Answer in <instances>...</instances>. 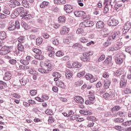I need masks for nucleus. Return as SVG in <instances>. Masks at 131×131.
Returning a JSON list of instances; mask_svg holds the SVG:
<instances>
[{"label": "nucleus", "mask_w": 131, "mask_h": 131, "mask_svg": "<svg viewBox=\"0 0 131 131\" xmlns=\"http://www.w3.org/2000/svg\"><path fill=\"white\" fill-rule=\"evenodd\" d=\"M20 14H21V16H23V15H25V11L23 7H17L16 9H14L11 15V18H16Z\"/></svg>", "instance_id": "1"}, {"label": "nucleus", "mask_w": 131, "mask_h": 131, "mask_svg": "<svg viewBox=\"0 0 131 131\" xmlns=\"http://www.w3.org/2000/svg\"><path fill=\"white\" fill-rule=\"evenodd\" d=\"M40 67L42 68L46 67L47 71L49 73V71H52L53 70V67L52 66V63L49 61H41L40 62Z\"/></svg>", "instance_id": "2"}, {"label": "nucleus", "mask_w": 131, "mask_h": 131, "mask_svg": "<svg viewBox=\"0 0 131 131\" xmlns=\"http://www.w3.org/2000/svg\"><path fill=\"white\" fill-rule=\"evenodd\" d=\"M93 55V52H89L83 53L82 57H81V61L83 62H88L91 58V56Z\"/></svg>", "instance_id": "3"}, {"label": "nucleus", "mask_w": 131, "mask_h": 131, "mask_svg": "<svg viewBox=\"0 0 131 131\" xmlns=\"http://www.w3.org/2000/svg\"><path fill=\"white\" fill-rule=\"evenodd\" d=\"M118 23H119V21L114 17H111L108 21V25L110 26H116L118 25Z\"/></svg>", "instance_id": "4"}, {"label": "nucleus", "mask_w": 131, "mask_h": 131, "mask_svg": "<svg viewBox=\"0 0 131 131\" xmlns=\"http://www.w3.org/2000/svg\"><path fill=\"white\" fill-rule=\"evenodd\" d=\"M125 55H124L123 54H122L115 59L116 62L117 64L120 65V64L123 62V59H125Z\"/></svg>", "instance_id": "5"}, {"label": "nucleus", "mask_w": 131, "mask_h": 131, "mask_svg": "<svg viewBox=\"0 0 131 131\" xmlns=\"http://www.w3.org/2000/svg\"><path fill=\"white\" fill-rule=\"evenodd\" d=\"M64 10L67 14H70L73 12V7L70 5H66L64 6Z\"/></svg>", "instance_id": "6"}, {"label": "nucleus", "mask_w": 131, "mask_h": 131, "mask_svg": "<svg viewBox=\"0 0 131 131\" xmlns=\"http://www.w3.org/2000/svg\"><path fill=\"white\" fill-rule=\"evenodd\" d=\"M120 36V33L119 32H115L112 35L110 36L109 37H111V39H112L113 41L114 39H118Z\"/></svg>", "instance_id": "7"}, {"label": "nucleus", "mask_w": 131, "mask_h": 131, "mask_svg": "<svg viewBox=\"0 0 131 131\" xmlns=\"http://www.w3.org/2000/svg\"><path fill=\"white\" fill-rule=\"evenodd\" d=\"M104 62L107 66L111 67V66L113 65V62H112V56H108Z\"/></svg>", "instance_id": "8"}, {"label": "nucleus", "mask_w": 131, "mask_h": 131, "mask_svg": "<svg viewBox=\"0 0 131 131\" xmlns=\"http://www.w3.org/2000/svg\"><path fill=\"white\" fill-rule=\"evenodd\" d=\"M114 97H115V95L112 94L111 95L109 94V93H105L103 95V98L105 99V100H114Z\"/></svg>", "instance_id": "9"}, {"label": "nucleus", "mask_w": 131, "mask_h": 131, "mask_svg": "<svg viewBox=\"0 0 131 131\" xmlns=\"http://www.w3.org/2000/svg\"><path fill=\"white\" fill-rule=\"evenodd\" d=\"M75 101L76 103H78V104H83L84 103V100L83 98L81 97V96H76L74 98Z\"/></svg>", "instance_id": "10"}, {"label": "nucleus", "mask_w": 131, "mask_h": 131, "mask_svg": "<svg viewBox=\"0 0 131 131\" xmlns=\"http://www.w3.org/2000/svg\"><path fill=\"white\" fill-rule=\"evenodd\" d=\"M12 73L10 72H6L4 74V80H6V81L10 80L12 77Z\"/></svg>", "instance_id": "11"}, {"label": "nucleus", "mask_w": 131, "mask_h": 131, "mask_svg": "<svg viewBox=\"0 0 131 131\" xmlns=\"http://www.w3.org/2000/svg\"><path fill=\"white\" fill-rule=\"evenodd\" d=\"M112 7L113 5H111V2L110 3V4H106L104 9V13L107 14V12L108 11H110V10L111 11H112Z\"/></svg>", "instance_id": "12"}, {"label": "nucleus", "mask_w": 131, "mask_h": 131, "mask_svg": "<svg viewBox=\"0 0 131 131\" xmlns=\"http://www.w3.org/2000/svg\"><path fill=\"white\" fill-rule=\"evenodd\" d=\"M127 81L124 78V76H122L121 78V81L120 82V85L121 88H125L126 86Z\"/></svg>", "instance_id": "13"}, {"label": "nucleus", "mask_w": 131, "mask_h": 131, "mask_svg": "<svg viewBox=\"0 0 131 131\" xmlns=\"http://www.w3.org/2000/svg\"><path fill=\"white\" fill-rule=\"evenodd\" d=\"M81 24H83V25H84L85 27H91L92 26H93L94 23L92 21L85 20L83 23H81Z\"/></svg>", "instance_id": "14"}, {"label": "nucleus", "mask_w": 131, "mask_h": 131, "mask_svg": "<svg viewBox=\"0 0 131 131\" xmlns=\"http://www.w3.org/2000/svg\"><path fill=\"white\" fill-rule=\"evenodd\" d=\"M74 15L76 17H82L85 16V12L82 11H75L74 12Z\"/></svg>", "instance_id": "15"}, {"label": "nucleus", "mask_w": 131, "mask_h": 131, "mask_svg": "<svg viewBox=\"0 0 131 131\" xmlns=\"http://www.w3.org/2000/svg\"><path fill=\"white\" fill-rule=\"evenodd\" d=\"M21 85H25L26 83L29 82V79L26 77H24L23 79L19 80Z\"/></svg>", "instance_id": "16"}, {"label": "nucleus", "mask_w": 131, "mask_h": 131, "mask_svg": "<svg viewBox=\"0 0 131 131\" xmlns=\"http://www.w3.org/2000/svg\"><path fill=\"white\" fill-rule=\"evenodd\" d=\"M130 28H131L130 22L127 21L124 25L123 30H126L127 31H128V30L130 29Z\"/></svg>", "instance_id": "17"}, {"label": "nucleus", "mask_w": 131, "mask_h": 131, "mask_svg": "<svg viewBox=\"0 0 131 131\" xmlns=\"http://www.w3.org/2000/svg\"><path fill=\"white\" fill-rule=\"evenodd\" d=\"M8 29L10 31L15 30L16 29V26H15V23L14 21H10Z\"/></svg>", "instance_id": "18"}, {"label": "nucleus", "mask_w": 131, "mask_h": 131, "mask_svg": "<svg viewBox=\"0 0 131 131\" xmlns=\"http://www.w3.org/2000/svg\"><path fill=\"white\" fill-rule=\"evenodd\" d=\"M103 83L104 89H109V86H110V84H111V80L110 79H106L104 81Z\"/></svg>", "instance_id": "19"}, {"label": "nucleus", "mask_w": 131, "mask_h": 131, "mask_svg": "<svg viewBox=\"0 0 131 131\" xmlns=\"http://www.w3.org/2000/svg\"><path fill=\"white\" fill-rule=\"evenodd\" d=\"M97 29H102L104 28V23L102 21H98L96 25Z\"/></svg>", "instance_id": "20"}, {"label": "nucleus", "mask_w": 131, "mask_h": 131, "mask_svg": "<svg viewBox=\"0 0 131 131\" xmlns=\"http://www.w3.org/2000/svg\"><path fill=\"white\" fill-rule=\"evenodd\" d=\"M113 41L112 40V39H111V37H108L107 41L105 42H104L103 45L104 47H108V46H110V45L112 43Z\"/></svg>", "instance_id": "21"}, {"label": "nucleus", "mask_w": 131, "mask_h": 131, "mask_svg": "<svg viewBox=\"0 0 131 131\" xmlns=\"http://www.w3.org/2000/svg\"><path fill=\"white\" fill-rule=\"evenodd\" d=\"M68 32H69L68 28H66V27H63L62 30L60 32V34H61V35H65V34H67Z\"/></svg>", "instance_id": "22"}, {"label": "nucleus", "mask_w": 131, "mask_h": 131, "mask_svg": "<svg viewBox=\"0 0 131 131\" xmlns=\"http://www.w3.org/2000/svg\"><path fill=\"white\" fill-rule=\"evenodd\" d=\"M95 93V91H90L89 94L91 95L89 97V99L92 101V102H94V100H95V95H94V94Z\"/></svg>", "instance_id": "23"}, {"label": "nucleus", "mask_w": 131, "mask_h": 131, "mask_svg": "<svg viewBox=\"0 0 131 131\" xmlns=\"http://www.w3.org/2000/svg\"><path fill=\"white\" fill-rule=\"evenodd\" d=\"M80 114L83 115H92L93 113H91V111H84V110H80L79 111Z\"/></svg>", "instance_id": "24"}, {"label": "nucleus", "mask_w": 131, "mask_h": 131, "mask_svg": "<svg viewBox=\"0 0 131 131\" xmlns=\"http://www.w3.org/2000/svg\"><path fill=\"white\" fill-rule=\"evenodd\" d=\"M72 65L74 68H80L81 67V63L77 61L73 63Z\"/></svg>", "instance_id": "25"}, {"label": "nucleus", "mask_w": 131, "mask_h": 131, "mask_svg": "<svg viewBox=\"0 0 131 131\" xmlns=\"http://www.w3.org/2000/svg\"><path fill=\"white\" fill-rule=\"evenodd\" d=\"M66 0H54V4L56 5H62V4H65Z\"/></svg>", "instance_id": "26"}, {"label": "nucleus", "mask_w": 131, "mask_h": 131, "mask_svg": "<svg viewBox=\"0 0 131 131\" xmlns=\"http://www.w3.org/2000/svg\"><path fill=\"white\" fill-rule=\"evenodd\" d=\"M21 25L23 27V28H24V29H29V26H28V25H27V24L23 20L21 21Z\"/></svg>", "instance_id": "27"}, {"label": "nucleus", "mask_w": 131, "mask_h": 131, "mask_svg": "<svg viewBox=\"0 0 131 131\" xmlns=\"http://www.w3.org/2000/svg\"><path fill=\"white\" fill-rule=\"evenodd\" d=\"M120 109H121V107H120V106H119V105H117L113 107L111 109V111L112 112H113V113H114V112H115L116 111H119V110H120Z\"/></svg>", "instance_id": "28"}, {"label": "nucleus", "mask_w": 131, "mask_h": 131, "mask_svg": "<svg viewBox=\"0 0 131 131\" xmlns=\"http://www.w3.org/2000/svg\"><path fill=\"white\" fill-rule=\"evenodd\" d=\"M66 18L65 16H59L58 17V22L61 24H63V23H65Z\"/></svg>", "instance_id": "29"}, {"label": "nucleus", "mask_w": 131, "mask_h": 131, "mask_svg": "<svg viewBox=\"0 0 131 131\" xmlns=\"http://www.w3.org/2000/svg\"><path fill=\"white\" fill-rule=\"evenodd\" d=\"M25 15H23V16H21L24 19H27L31 18V14H28V13H27V12L25 11Z\"/></svg>", "instance_id": "30"}, {"label": "nucleus", "mask_w": 131, "mask_h": 131, "mask_svg": "<svg viewBox=\"0 0 131 131\" xmlns=\"http://www.w3.org/2000/svg\"><path fill=\"white\" fill-rule=\"evenodd\" d=\"M49 2L44 1L40 4V7L42 9L47 8V7L49 6Z\"/></svg>", "instance_id": "31"}, {"label": "nucleus", "mask_w": 131, "mask_h": 131, "mask_svg": "<svg viewBox=\"0 0 131 131\" xmlns=\"http://www.w3.org/2000/svg\"><path fill=\"white\" fill-rule=\"evenodd\" d=\"M7 37V34L5 32H0V39H5Z\"/></svg>", "instance_id": "32"}, {"label": "nucleus", "mask_w": 131, "mask_h": 131, "mask_svg": "<svg viewBox=\"0 0 131 131\" xmlns=\"http://www.w3.org/2000/svg\"><path fill=\"white\" fill-rule=\"evenodd\" d=\"M35 58L37 60H43L44 56L41 54H38L35 55Z\"/></svg>", "instance_id": "33"}, {"label": "nucleus", "mask_w": 131, "mask_h": 131, "mask_svg": "<svg viewBox=\"0 0 131 131\" xmlns=\"http://www.w3.org/2000/svg\"><path fill=\"white\" fill-rule=\"evenodd\" d=\"M36 42L37 46H40L42 43V38L40 37H38L36 38Z\"/></svg>", "instance_id": "34"}, {"label": "nucleus", "mask_w": 131, "mask_h": 131, "mask_svg": "<svg viewBox=\"0 0 131 131\" xmlns=\"http://www.w3.org/2000/svg\"><path fill=\"white\" fill-rule=\"evenodd\" d=\"M57 86H59V88H62V89H64L65 88V84H64V82H63L62 81H59L58 82H57Z\"/></svg>", "instance_id": "35"}, {"label": "nucleus", "mask_w": 131, "mask_h": 131, "mask_svg": "<svg viewBox=\"0 0 131 131\" xmlns=\"http://www.w3.org/2000/svg\"><path fill=\"white\" fill-rule=\"evenodd\" d=\"M130 125H131V120L124 122L122 124V126L124 127H126V126H130Z\"/></svg>", "instance_id": "36"}, {"label": "nucleus", "mask_w": 131, "mask_h": 131, "mask_svg": "<svg viewBox=\"0 0 131 131\" xmlns=\"http://www.w3.org/2000/svg\"><path fill=\"white\" fill-rule=\"evenodd\" d=\"M17 49L20 52L24 51V46L21 43H19L17 45Z\"/></svg>", "instance_id": "37"}, {"label": "nucleus", "mask_w": 131, "mask_h": 131, "mask_svg": "<svg viewBox=\"0 0 131 131\" xmlns=\"http://www.w3.org/2000/svg\"><path fill=\"white\" fill-rule=\"evenodd\" d=\"M29 73L32 74V75H38V73L35 70L32 69H30Z\"/></svg>", "instance_id": "38"}, {"label": "nucleus", "mask_w": 131, "mask_h": 131, "mask_svg": "<svg viewBox=\"0 0 131 131\" xmlns=\"http://www.w3.org/2000/svg\"><path fill=\"white\" fill-rule=\"evenodd\" d=\"M120 50V47L117 45L113 46L110 48V51H118Z\"/></svg>", "instance_id": "39"}, {"label": "nucleus", "mask_w": 131, "mask_h": 131, "mask_svg": "<svg viewBox=\"0 0 131 131\" xmlns=\"http://www.w3.org/2000/svg\"><path fill=\"white\" fill-rule=\"evenodd\" d=\"M88 120H90L91 121H95L97 120V118L94 116H89L87 117Z\"/></svg>", "instance_id": "40"}, {"label": "nucleus", "mask_w": 131, "mask_h": 131, "mask_svg": "<svg viewBox=\"0 0 131 131\" xmlns=\"http://www.w3.org/2000/svg\"><path fill=\"white\" fill-rule=\"evenodd\" d=\"M20 63H21V64L24 66L29 65V61L25 59H21L20 60Z\"/></svg>", "instance_id": "41"}, {"label": "nucleus", "mask_w": 131, "mask_h": 131, "mask_svg": "<svg viewBox=\"0 0 131 131\" xmlns=\"http://www.w3.org/2000/svg\"><path fill=\"white\" fill-rule=\"evenodd\" d=\"M52 41L53 45H55V46H58L59 45V40L56 38H52Z\"/></svg>", "instance_id": "42"}, {"label": "nucleus", "mask_w": 131, "mask_h": 131, "mask_svg": "<svg viewBox=\"0 0 131 131\" xmlns=\"http://www.w3.org/2000/svg\"><path fill=\"white\" fill-rule=\"evenodd\" d=\"M83 84V81L82 80H79L75 82V85L77 86H80Z\"/></svg>", "instance_id": "43"}, {"label": "nucleus", "mask_w": 131, "mask_h": 131, "mask_svg": "<svg viewBox=\"0 0 131 131\" xmlns=\"http://www.w3.org/2000/svg\"><path fill=\"white\" fill-rule=\"evenodd\" d=\"M17 40L20 43H23L25 41V39L24 38V36H20L17 38Z\"/></svg>", "instance_id": "44"}, {"label": "nucleus", "mask_w": 131, "mask_h": 131, "mask_svg": "<svg viewBox=\"0 0 131 131\" xmlns=\"http://www.w3.org/2000/svg\"><path fill=\"white\" fill-rule=\"evenodd\" d=\"M38 72H40V73H49L48 72V71H47L46 69H45L43 68H39L38 69Z\"/></svg>", "instance_id": "45"}, {"label": "nucleus", "mask_w": 131, "mask_h": 131, "mask_svg": "<svg viewBox=\"0 0 131 131\" xmlns=\"http://www.w3.org/2000/svg\"><path fill=\"white\" fill-rule=\"evenodd\" d=\"M121 74H123V71H122L121 69L118 70L116 72V75L117 76H120Z\"/></svg>", "instance_id": "46"}, {"label": "nucleus", "mask_w": 131, "mask_h": 131, "mask_svg": "<svg viewBox=\"0 0 131 131\" xmlns=\"http://www.w3.org/2000/svg\"><path fill=\"white\" fill-rule=\"evenodd\" d=\"M23 5L25 8H28L29 7V3L26 0H23L22 1Z\"/></svg>", "instance_id": "47"}, {"label": "nucleus", "mask_w": 131, "mask_h": 131, "mask_svg": "<svg viewBox=\"0 0 131 131\" xmlns=\"http://www.w3.org/2000/svg\"><path fill=\"white\" fill-rule=\"evenodd\" d=\"M52 76H53V77H56L57 78H60V77H61V74H60L58 72H55V73H53L52 74Z\"/></svg>", "instance_id": "48"}, {"label": "nucleus", "mask_w": 131, "mask_h": 131, "mask_svg": "<svg viewBox=\"0 0 131 131\" xmlns=\"http://www.w3.org/2000/svg\"><path fill=\"white\" fill-rule=\"evenodd\" d=\"M45 113L47 115H53V111L52 110H50V109H47L45 111Z\"/></svg>", "instance_id": "49"}, {"label": "nucleus", "mask_w": 131, "mask_h": 131, "mask_svg": "<svg viewBox=\"0 0 131 131\" xmlns=\"http://www.w3.org/2000/svg\"><path fill=\"white\" fill-rule=\"evenodd\" d=\"M79 41L82 42L83 43H85V42H88V39L85 38L84 37H81L79 39Z\"/></svg>", "instance_id": "50"}, {"label": "nucleus", "mask_w": 131, "mask_h": 131, "mask_svg": "<svg viewBox=\"0 0 131 131\" xmlns=\"http://www.w3.org/2000/svg\"><path fill=\"white\" fill-rule=\"evenodd\" d=\"M66 77L69 79L72 77V74L70 72H68L66 74Z\"/></svg>", "instance_id": "51"}, {"label": "nucleus", "mask_w": 131, "mask_h": 131, "mask_svg": "<svg viewBox=\"0 0 131 131\" xmlns=\"http://www.w3.org/2000/svg\"><path fill=\"white\" fill-rule=\"evenodd\" d=\"M84 74H85V72L84 71H83L82 72L77 74V77H82L83 76H84Z\"/></svg>", "instance_id": "52"}, {"label": "nucleus", "mask_w": 131, "mask_h": 131, "mask_svg": "<svg viewBox=\"0 0 131 131\" xmlns=\"http://www.w3.org/2000/svg\"><path fill=\"white\" fill-rule=\"evenodd\" d=\"M1 28L3 29L6 26V21L5 20H0Z\"/></svg>", "instance_id": "53"}, {"label": "nucleus", "mask_w": 131, "mask_h": 131, "mask_svg": "<svg viewBox=\"0 0 131 131\" xmlns=\"http://www.w3.org/2000/svg\"><path fill=\"white\" fill-rule=\"evenodd\" d=\"M33 52H34V53H35V54H37V55H38V54H41V51L36 48H34L33 49Z\"/></svg>", "instance_id": "54"}, {"label": "nucleus", "mask_w": 131, "mask_h": 131, "mask_svg": "<svg viewBox=\"0 0 131 131\" xmlns=\"http://www.w3.org/2000/svg\"><path fill=\"white\" fill-rule=\"evenodd\" d=\"M56 56L57 57H61V56H64V53L61 51H58L56 53Z\"/></svg>", "instance_id": "55"}, {"label": "nucleus", "mask_w": 131, "mask_h": 131, "mask_svg": "<svg viewBox=\"0 0 131 131\" xmlns=\"http://www.w3.org/2000/svg\"><path fill=\"white\" fill-rule=\"evenodd\" d=\"M123 121H124V120L122 118H117L115 119V122H118L119 123H121Z\"/></svg>", "instance_id": "56"}, {"label": "nucleus", "mask_w": 131, "mask_h": 131, "mask_svg": "<svg viewBox=\"0 0 131 131\" xmlns=\"http://www.w3.org/2000/svg\"><path fill=\"white\" fill-rule=\"evenodd\" d=\"M3 13L4 14H5V15H10V14H11V12L10 11V10H9L8 9H5L3 11Z\"/></svg>", "instance_id": "57"}, {"label": "nucleus", "mask_w": 131, "mask_h": 131, "mask_svg": "<svg viewBox=\"0 0 131 131\" xmlns=\"http://www.w3.org/2000/svg\"><path fill=\"white\" fill-rule=\"evenodd\" d=\"M85 103L86 105H92V104H94V101L88 99L85 101Z\"/></svg>", "instance_id": "58"}, {"label": "nucleus", "mask_w": 131, "mask_h": 131, "mask_svg": "<svg viewBox=\"0 0 131 131\" xmlns=\"http://www.w3.org/2000/svg\"><path fill=\"white\" fill-rule=\"evenodd\" d=\"M102 77L104 78H109V74L107 72H104L102 74Z\"/></svg>", "instance_id": "59"}, {"label": "nucleus", "mask_w": 131, "mask_h": 131, "mask_svg": "<svg viewBox=\"0 0 131 131\" xmlns=\"http://www.w3.org/2000/svg\"><path fill=\"white\" fill-rule=\"evenodd\" d=\"M8 54V51L2 50H0V55L4 56V55H7Z\"/></svg>", "instance_id": "60"}, {"label": "nucleus", "mask_w": 131, "mask_h": 131, "mask_svg": "<svg viewBox=\"0 0 131 131\" xmlns=\"http://www.w3.org/2000/svg\"><path fill=\"white\" fill-rule=\"evenodd\" d=\"M9 63L11 64V65H15L16 63H17V60H16V59H10Z\"/></svg>", "instance_id": "61"}, {"label": "nucleus", "mask_w": 131, "mask_h": 131, "mask_svg": "<svg viewBox=\"0 0 131 131\" xmlns=\"http://www.w3.org/2000/svg\"><path fill=\"white\" fill-rule=\"evenodd\" d=\"M37 93V91L36 90H31L30 92V94L31 96H35Z\"/></svg>", "instance_id": "62"}, {"label": "nucleus", "mask_w": 131, "mask_h": 131, "mask_svg": "<svg viewBox=\"0 0 131 131\" xmlns=\"http://www.w3.org/2000/svg\"><path fill=\"white\" fill-rule=\"evenodd\" d=\"M83 33V29H78L77 31H76L77 34H82Z\"/></svg>", "instance_id": "63"}, {"label": "nucleus", "mask_w": 131, "mask_h": 131, "mask_svg": "<svg viewBox=\"0 0 131 131\" xmlns=\"http://www.w3.org/2000/svg\"><path fill=\"white\" fill-rule=\"evenodd\" d=\"M125 52H126L127 53H128V54H130V55H131V47H126L125 49Z\"/></svg>", "instance_id": "64"}]
</instances>
